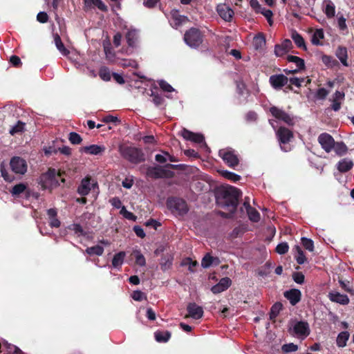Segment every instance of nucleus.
Listing matches in <instances>:
<instances>
[{
    "instance_id": "nucleus-15",
    "label": "nucleus",
    "mask_w": 354,
    "mask_h": 354,
    "mask_svg": "<svg viewBox=\"0 0 354 354\" xmlns=\"http://www.w3.org/2000/svg\"><path fill=\"white\" fill-rule=\"evenodd\" d=\"M245 209L251 221L254 223L259 221L261 215L255 208L250 205V198L249 196H245Z\"/></svg>"
},
{
    "instance_id": "nucleus-26",
    "label": "nucleus",
    "mask_w": 354,
    "mask_h": 354,
    "mask_svg": "<svg viewBox=\"0 0 354 354\" xmlns=\"http://www.w3.org/2000/svg\"><path fill=\"white\" fill-rule=\"evenodd\" d=\"M353 167V162L352 160L347 158H344L339 161L337 164V169L341 173H346L351 170Z\"/></svg>"
},
{
    "instance_id": "nucleus-11",
    "label": "nucleus",
    "mask_w": 354,
    "mask_h": 354,
    "mask_svg": "<svg viewBox=\"0 0 354 354\" xmlns=\"http://www.w3.org/2000/svg\"><path fill=\"white\" fill-rule=\"evenodd\" d=\"M219 156L230 167H234L239 163L237 156L231 149H221L219 151Z\"/></svg>"
},
{
    "instance_id": "nucleus-34",
    "label": "nucleus",
    "mask_w": 354,
    "mask_h": 354,
    "mask_svg": "<svg viewBox=\"0 0 354 354\" xmlns=\"http://www.w3.org/2000/svg\"><path fill=\"white\" fill-rule=\"evenodd\" d=\"M138 39V33L136 30H130L126 34L127 42L130 47H134Z\"/></svg>"
},
{
    "instance_id": "nucleus-33",
    "label": "nucleus",
    "mask_w": 354,
    "mask_h": 354,
    "mask_svg": "<svg viewBox=\"0 0 354 354\" xmlns=\"http://www.w3.org/2000/svg\"><path fill=\"white\" fill-rule=\"evenodd\" d=\"M282 307L283 306L280 302H276L272 306L269 313L270 319L272 322H275L277 317L279 315L280 311L282 310Z\"/></svg>"
},
{
    "instance_id": "nucleus-2",
    "label": "nucleus",
    "mask_w": 354,
    "mask_h": 354,
    "mask_svg": "<svg viewBox=\"0 0 354 354\" xmlns=\"http://www.w3.org/2000/svg\"><path fill=\"white\" fill-rule=\"evenodd\" d=\"M276 136L281 149L285 152L290 151L291 147L289 142L294 138L292 131L285 127H280L276 131Z\"/></svg>"
},
{
    "instance_id": "nucleus-35",
    "label": "nucleus",
    "mask_w": 354,
    "mask_h": 354,
    "mask_svg": "<svg viewBox=\"0 0 354 354\" xmlns=\"http://www.w3.org/2000/svg\"><path fill=\"white\" fill-rule=\"evenodd\" d=\"M293 250L297 252L295 256L297 263L299 265L304 264L307 261V259L301 247L299 245H295Z\"/></svg>"
},
{
    "instance_id": "nucleus-50",
    "label": "nucleus",
    "mask_w": 354,
    "mask_h": 354,
    "mask_svg": "<svg viewBox=\"0 0 354 354\" xmlns=\"http://www.w3.org/2000/svg\"><path fill=\"white\" fill-rule=\"evenodd\" d=\"M68 139L70 142L73 145L80 144L82 140L81 136L75 132L70 133Z\"/></svg>"
},
{
    "instance_id": "nucleus-47",
    "label": "nucleus",
    "mask_w": 354,
    "mask_h": 354,
    "mask_svg": "<svg viewBox=\"0 0 354 354\" xmlns=\"http://www.w3.org/2000/svg\"><path fill=\"white\" fill-rule=\"evenodd\" d=\"M221 174L225 178L232 180L234 182L238 181L241 179L240 176L228 171H221Z\"/></svg>"
},
{
    "instance_id": "nucleus-17",
    "label": "nucleus",
    "mask_w": 354,
    "mask_h": 354,
    "mask_svg": "<svg viewBox=\"0 0 354 354\" xmlns=\"http://www.w3.org/2000/svg\"><path fill=\"white\" fill-rule=\"evenodd\" d=\"M284 297L289 300L292 306H295L298 304L301 298V292L298 289H291L284 292Z\"/></svg>"
},
{
    "instance_id": "nucleus-16",
    "label": "nucleus",
    "mask_w": 354,
    "mask_h": 354,
    "mask_svg": "<svg viewBox=\"0 0 354 354\" xmlns=\"http://www.w3.org/2000/svg\"><path fill=\"white\" fill-rule=\"evenodd\" d=\"M180 135L185 140H190L195 143L205 145V143L204 142V136L201 133H194L186 129H183L180 132Z\"/></svg>"
},
{
    "instance_id": "nucleus-28",
    "label": "nucleus",
    "mask_w": 354,
    "mask_h": 354,
    "mask_svg": "<svg viewBox=\"0 0 354 354\" xmlns=\"http://www.w3.org/2000/svg\"><path fill=\"white\" fill-rule=\"evenodd\" d=\"M219 264V259L209 254H206L202 259L201 266L205 268H209L211 266H217Z\"/></svg>"
},
{
    "instance_id": "nucleus-40",
    "label": "nucleus",
    "mask_w": 354,
    "mask_h": 354,
    "mask_svg": "<svg viewBox=\"0 0 354 354\" xmlns=\"http://www.w3.org/2000/svg\"><path fill=\"white\" fill-rule=\"evenodd\" d=\"M25 127H26V123H24L21 121H18L16 124H15L14 126H12L10 128L9 133L12 136H14V135L18 134V133H21L25 131Z\"/></svg>"
},
{
    "instance_id": "nucleus-22",
    "label": "nucleus",
    "mask_w": 354,
    "mask_h": 354,
    "mask_svg": "<svg viewBox=\"0 0 354 354\" xmlns=\"http://www.w3.org/2000/svg\"><path fill=\"white\" fill-rule=\"evenodd\" d=\"M328 297L331 301L346 305L349 303V299L346 295H342L337 292H330Z\"/></svg>"
},
{
    "instance_id": "nucleus-27",
    "label": "nucleus",
    "mask_w": 354,
    "mask_h": 354,
    "mask_svg": "<svg viewBox=\"0 0 354 354\" xmlns=\"http://www.w3.org/2000/svg\"><path fill=\"white\" fill-rule=\"evenodd\" d=\"M335 54L337 58L339 59V61L344 66H348V64L347 62L348 53L346 47L339 46L336 50Z\"/></svg>"
},
{
    "instance_id": "nucleus-4",
    "label": "nucleus",
    "mask_w": 354,
    "mask_h": 354,
    "mask_svg": "<svg viewBox=\"0 0 354 354\" xmlns=\"http://www.w3.org/2000/svg\"><path fill=\"white\" fill-rule=\"evenodd\" d=\"M185 43L191 48H197L203 42V35L197 28H190L184 35Z\"/></svg>"
},
{
    "instance_id": "nucleus-31",
    "label": "nucleus",
    "mask_w": 354,
    "mask_h": 354,
    "mask_svg": "<svg viewBox=\"0 0 354 354\" xmlns=\"http://www.w3.org/2000/svg\"><path fill=\"white\" fill-rule=\"evenodd\" d=\"M291 37L298 48L305 50L307 49L304 38L297 31L292 32Z\"/></svg>"
},
{
    "instance_id": "nucleus-20",
    "label": "nucleus",
    "mask_w": 354,
    "mask_h": 354,
    "mask_svg": "<svg viewBox=\"0 0 354 354\" xmlns=\"http://www.w3.org/2000/svg\"><path fill=\"white\" fill-rule=\"evenodd\" d=\"M216 10L219 16L225 21H230L234 14L233 10L226 4H220Z\"/></svg>"
},
{
    "instance_id": "nucleus-8",
    "label": "nucleus",
    "mask_w": 354,
    "mask_h": 354,
    "mask_svg": "<svg viewBox=\"0 0 354 354\" xmlns=\"http://www.w3.org/2000/svg\"><path fill=\"white\" fill-rule=\"evenodd\" d=\"M172 174V171L160 166L150 167L147 171V175L153 178H169Z\"/></svg>"
},
{
    "instance_id": "nucleus-64",
    "label": "nucleus",
    "mask_w": 354,
    "mask_h": 354,
    "mask_svg": "<svg viewBox=\"0 0 354 354\" xmlns=\"http://www.w3.org/2000/svg\"><path fill=\"white\" fill-rule=\"evenodd\" d=\"M132 297L136 301H142L145 298L144 293L140 290L134 291Z\"/></svg>"
},
{
    "instance_id": "nucleus-57",
    "label": "nucleus",
    "mask_w": 354,
    "mask_h": 354,
    "mask_svg": "<svg viewBox=\"0 0 354 354\" xmlns=\"http://www.w3.org/2000/svg\"><path fill=\"white\" fill-rule=\"evenodd\" d=\"M245 118H246V120L248 122L253 123V122H257V120L258 119V115H257V113L254 111H249L246 114Z\"/></svg>"
},
{
    "instance_id": "nucleus-36",
    "label": "nucleus",
    "mask_w": 354,
    "mask_h": 354,
    "mask_svg": "<svg viewBox=\"0 0 354 354\" xmlns=\"http://www.w3.org/2000/svg\"><path fill=\"white\" fill-rule=\"evenodd\" d=\"M339 156L345 155L348 151L347 146L343 142H335L333 149Z\"/></svg>"
},
{
    "instance_id": "nucleus-38",
    "label": "nucleus",
    "mask_w": 354,
    "mask_h": 354,
    "mask_svg": "<svg viewBox=\"0 0 354 354\" xmlns=\"http://www.w3.org/2000/svg\"><path fill=\"white\" fill-rule=\"evenodd\" d=\"M54 41L57 50L63 55H67L69 53V50L66 49L62 43L59 35L55 34L54 35Z\"/></svg>"
},
{
    "instance_id": "nucleus-48",
    "label": "nucleus",
    "mask_w": 354,
    "mask_h": 354,
    "mask_svg": "<svg viewBox=\"0 0 354 354\" xmlns=\"http://www.w3.org/2000/svg\"><path fill=\"white\" fill-rule=\"evenodd\" d=\"M281 350L284 353L295 352L298 350V346L293 343L286 344L282 346Z\"/></svg>"
},
{
    "instance_id": "nucleus-13",
    "label": "nucleus",
    "mask_w": 354,
    "mask_h": 354,
    "mask_svg": "<svg viewBox=\"0 0 354 354\" xmlns=\"http://www.w3.org/2000/svg\"><path fill=\"white\" fill-rule=\"evenodd\" d=\"M10 164L12 170L16 174H24L27 171L26 161L19 157L12 158Z\"/></svg>"
},
{
    "instance_id": "nucleus-3",
    "label": "nucleus",
    "mask_w": 354,
    "mask_h": 354,
    "mask_svg": "<svg viewBox=\"0 0 354 354\" xmlns=\"http://www.w3.org/2000/svg\"><path fill=\"white\" fill-rule=\"evenodd\" d=\"M120 151L124 158L133 163L140 162L145 159L142 150L136 147H121Z\"/></svg>"
},
{
    "instance_id": "nucleus-32",
    "label": "nucleus",
    "mask_w": 354,
    "mask_h": 354,
    "mask_svg": "<svg viewBox=\"0 0 354 354\" xmlns=\"http://www.w3.org/2000/svg\"><path fill=\"white\" fill-rule=\"evenodd\" d=\"M286 59L288 62L295 63L297 67L298 71H301L305 69V62L302 58L295 55H288Z\"/></svg>"
},
{
    "instance_id": "nucleus-53",
    "label": "nucleus",
    "mask_w": 354,
    "mask_h": 354,
    "mask_svg": "<svg viewBox=\"0 0 354 354\" xmlns=\"http://www.w3.org/2000/svg\"><path fill=\"white\" fill-rule=\"evenodd\" d=\"M274 55L277 56V57H282L284 55H286V53H288V50H286L282 46L281 44H276L274 46Z\"/></svg>"
},
{
    "instance_id": "nucleus-7",
    "label": "nucleus",
    "mask_w": 354,
    "mask_h": 354,
    "mask_svg": "<svg viewBox=\"0 0 354 354\" xmlns=\"http://www.w3.org/2000/svg\"><path fill=\"white\" fill-rule=\"evenodd\" d=\"M270 112L276 119L283 121L288 125L292 126L294 124L293 118L283 110L273 106L270 108Z\"/></svg>"
},
{
    "instance_id": "nucleus-37",
    "label": "nucleus",
    "mask_w": 354,
    "mask_h": 354,
    "mask_svg": "<svg viewBox=\"0 0 354 354\" xmlns=\"http://www.w3.org/2000/svg\"><path fill=\"white\" fill-rule=\"evenodd\" d=\"M324 34L322 29H317L312 35L311 42L313 45L319 46L322 43L320 41L321 39H324Z\"/></svg>"
},
{
    "instance_id": "nucleus-5",
    "label": "nucleus",
    "mask_w": 354,
    "mask_h": 354,
    "mask_svg": "<svg viewBox=\"0 0 354 354\" xmlns=\"http://www.w3.org/2000/svg\"><path fill=\"white\" fill-rule=\"evenodd\" d=\"M58 177L55 169H49L41 176L39 183L43 189H52L59 185Z\"/></svg>"
},
{
    "instance_id": "nucleus-55",
    "label": "nucleus",
    "mask_w": 354,
    "mask_h": 354,
    "mask_svg": "<svg viewBox=\"0 0 354 354\" xmlns=\"http://www.w3.org/2000/svg\"><path fill=\"white\" fill-rule=\"evenodd\" d=\"M158 84L161 89L165 92H172L174 91V88L165 80L158 81Z\"/></svg>"
},
{
    "instance_id": "nucleus-41",
    "label": "nucleus",
    "mask_w": 354,
    "mask_h": 354,
    "mask_svg": "<svg viewBox=\"0 0 354 354\" xmlns=\"http://www.w3.org/2000/svg\"><path fill=\"white\" fill-rule=\"evenodd\" d=\"M154 335L156 340L158 342H167L171 337V333L167 330L157 331Z\"/></svg>"
},
{
    "instance_id": "nucleus-54",
    "label": "nucleus",
    "mask_w": 354,
    "mask_h": 354,
    "mask_svg": "<svg viewBox=\"0 0 354 354\" xmlns=\"http://www.w3.org/2000/svg\"><path fill=\"white\" fill-rule=\"evenodd\" d=\"M294 281L298 284H302L304 282L305 277L301 272H295L292 274Z\"/></svg>"
},
{
    "instance_id": "nucleus-12",
    "label": "nucleus",
    "mask_w": 354,
    "mask_h": 354,
    "mask_svg": "<svg viewBox=\"0 0 354 354\" xmlns=\"http://www.w3.org/2000/svg\"><path fill=\"white\" fill-rule=\"evenodd\" d=\"M96 185L97 183L90 177H86L82 180L80 185L77 187V192L82 196H86L89 194L91 188Z\"/></svg>"
},
{
    "instance_id": "nucleus-43",
    "label": "nucleus",
    "mask_w": 354,
    "mask_h": 354,
    "mask_svg": "<svg viewBox=\"0 0 354 354\" xmlns=\"http://www.w3.org/2000/svg\"><path fill=\"white\" fill-rule=\"evenodd\" d=\"M86 252L89 255L95 254L97 256H101L104 252V248L100 245H95L88 248L86 250Z\"/></svg>"
},
{
    "instance_id": "nucleus-30",
    "label": "nucleus",
    "mask_w": 354,
    "mask_h": 354,
    "mask_svg": "<svg viewBox=\"0 0 354 354\" xmlns=\"http://www.w3.org/2000/svg\"><path fill=\"white\" fill-rule=\"evenodd\" d=\"M324 13L328 19L333 18L335 14V6L331 0H325Z\"/></svg>"
},
{
    "instance_id": "nucleus-56",
    "label": "nucleus",
    "mask_w": 354,
    "mask_h": 354,
    "mask_svg": "<svg viewBox=\"0 0 354 354\" xmlns=\"http://www.w3.org/2000/svg\"><path fill=\"white\" fill-rule=\"evenodd\" d=\"M243 234V227L239 226L233 230L230 234L232 239H236L237 237H241Z\"/></svg>"
},
{
    "instance_id": "nucleus-25",
    "label": "nucleus",
    "mask_w": 354,
    "mask_h": 354,
    "mask_svg": "<svg viewBox=\"0 0 354 354\" xmlns=\"http://www.w3.org/2000/svg\"><path fill=\"white\" fill-rule=\"evenodd\" d=\"M265 45L266 38L263 33L259 32L253 37L252 46L255 50H261Z\"/></svg>"
},
{
    "instance_id": "nucleus-23",
    "label": "nucleus",
    "mask_w": 354,
    "mask_h": 354,
    "mask_svg": "<svg viewBox=\"0 0 354 354\" xmlns=\"http://www.w3.org/2000/svg\"><path fill=\"white\" fill-rule=\"evenodd\" d=\"M84 7L86 9H92L95 7L100 10L105 11L107 8L101 0H84Z\"/></svg>"
},
{
    "instance_id": "nucleus-29",
    "label": "nucleus",
    "mask_w": 354,
    "mask_h": 354,
    "mask_svg": "<svg viewBox=\"0 0 354 354\" xmlns=\"http://www.w3.org/2000/svg\"><path fill=\"white\" fill-rule=\"evenodd\" d=\"M350 337L348 331H342L339 333L336 339V344L339 348H344L346 346L347 341Z\"/></svg>"
},
{
    "instance_id": "nucleus-21",
    "label": "nucleus",
    "mask_w": 354,
    "mask_h": 354,
    "mask_svg": "<svg viewBox=\"0 0 354 354\" xmlns=\"http://www.w3.org/2000/svg\"><path fill=\"white\" fill-rule=\"evenodd\" d=\"M105 151V147L103 145H91L89 146L83 147L80 149L81 152H84L91 155H100Z\"/></svg>"
},
{
    "instance_id": "nucleus-51",
    "label": "nucleus",
    "mask_w": 354,
    "mask_h": 354,
    "mask_svg": "<svg viewBox=\"0 0 354 354\" xmlns=\"http://www.w3.org/2000/svg\"><path fill=\"white\" fill-rule=\"evenodd\" d=\"M99 75L102 80L106 82L109 81L111 77L110 71L106 68H102L100 70Z\"/></svg>"
},
{
    "instance_id": "nucleus-59",
    "label": "nucleus",
    "mask_w": 354,
    "mask_h": 354,
    "mask_svg": "<svg viewBox=\"0 0 354 354\" xmlns=\"http://www.w3.org/2000/svg\"><path fill=\"white\" fill-rule=\"evenodd\" d=\"M120 64L124 67H137V63L135 61L131 59H122L120 61Z\"/></svg>"
},
{
    "instance_id": "nucleus-58",
    "label": "nucleus",
    "mask_w": 354,
    "mask_h": 354,
    "mask_svg": "<svg viewBox=\"0 0 354 354\" xmlns=\"http://www.w3.org/2000/svg\"><path fill=\"white\" fill-rule=\"evenodd\" d=\"M328 91L324 88H320L317 89L316 92V97L318 99L324 100L326 97V96L328 95Z\"/></svg>"
},
{
    "instance_id": "nucleus-46",
    "label": "nucleus",
    "mask_w": 354,
    "mask_h": 354,
    "mask_svg": "<svg viewBox=\"0 0 354 354\" xmlns=\"http://www.w3.org/2000/svg\"><path fill=\"white\" fill-rule=\"evenodd\" d=\"M26 189V186L25 184L19 183L12 187L10 192L12 195L17 196V195H19L20 194L23 193Z\"/></svg>"
},
{
    "instance_id": "nucleus-19",
    "label": "nucleus",
    "mask_w": 354,
    "mask_h": 354,
    "mask_svg": "<svg viewBox=\"0 0 354 354\" xmlns=\"http://www.w3.org/2000/svg\"><path fill=\"white\" fill-rule=\"evenodd\" d=\"M231 285V279L229 277L222 278L219 282L214 286L211 290L214 294H218L227 290Z\"/></svg>"
},
{
    "instance_id": "nucleus-60",
    "label": "nucleus",
    "mask_w": 354,
    "mask_h": 354,
    "mask_svg": "<svg viewBox=\"0 0 354 354\" xmlns=\"http://www.w3.org/2000/svg\"><path fill=\"white\" fill-rule=\"evenodd\" d=\"M120 214H122L126 218L129 220H135L136 216L133 213L127 210L124 206H122L120 210Z\"/></svg>"
},
{
    "instance_id": "nucleus-18",
    "label": "nucleus",
    "mask_w": 354,
    "mask_h": 354,
    "mask_svg": "<svg viewBox=\"0 0 354 354\" xmlns=\"http://www.w3.org/2000/svg\"><path fill=\"white\" fill-rule=\"evenodd\" d=\"M187 310L189 313V317L193 319H198L203 315V310L202 307L198 306L195 303L189 304Z\"/></svg>"
},
{
    "instance_id": "nucleus-6",
    "label": "nucleus",
    "mask_w": 354,
    "mask_h": 354,
    "mask_svg": "<svg viewBox=\"0 0 354 354\" xmlns=\"http://www.w3.org/2000/svg\"><path fill=\"white\" fill-rule=\"evenodd\" d=\"M167 205L173 212H176L180 215L185 214L187 212L188 208L186 202L178 198H168Z\"/></svg>"
},
{
    "instance_id": "nucleus-10",
    "label": "nucleus",
    "mask_w": 354,
    "mask_h": 354,
    "mask_svg": "<svg viewBox=\"0 0 354 354\" xmlns=\"http://www.w3.org/2000/svg\"><path fill=\"white\" fill-rule=\"evenodd\" d=\"M288 82V78L283 74L272 75L269 78V83L275 90H281Z\"/></svg>"
},
{
    "instance_id": "nucleus-9",
    "label": "nucleus",
    "mask_w": 354,
    "mask_h": 354,
    "mask_svg": "<svg viewBox=\"0 0 354 354\" xmlns=\"http://www.w3.org/2000/svg\"><path fill=\"white\" fill-rule=\"evenodd\" d=\"M318 142L322 148L327 153H330L334 148L335 140L328 133H322L318 136Z\"/></svg>"
},
{
    "instance_id": "nucleus-49",
    "label": "nucleus",
    "mask_w": 354,
    "mask_h": 354,
    "mask_svg": "<svg viewBox=\"0 0 354 354\" xmlns=\"http://www.w3.org/2000/svg\"><path fill=\"white\" fill-rule=\"evenodd\" d=\"M288 244L286 242H283L277 245L275 251L279 254H284L288 252Z\"/></svg>"
},
{
    "instance_id": "nucleus-39",
    "label": "nucleus",
    "mask_w": 354,
    "mask_h": 354,
    "mask_svg": "<svg viewBox=\"0 0 354 354\" xmlns=\"http://www.w3.org/2000/svg\"><path fill=\"white\" fill-rule=\"evenodd\" d=\"M125 255L124 252H120L115 254L112 260V266L115 268H120L124 262Z\"/></svg>"
},
{
    "instance_id": "nucleus-52",
    "label": "nucleus",
    "mask_w": 354,
    "mask_h": 354,
    "mask_svg": "<svg viewBox=\"0 0 354 354\" xmlns=\"http://www.w3.org/2000/svg\"><path fill=\"white\" fill-rule=\"evenodd\" d=\"M322 62L328 67H332L337 62L331 56L324 55L322 57Z\"/></svg>"
},
{
    "instance_id": "nucleus-14",
    "label": "nucleus",
    "mask_w": 354,
    "mask_h": 354,
    "mask_svg": "<svg viewBox=\"0 0 354 354\" xmlns=\"http://www.w3.org/2000/svg\"><path fill=\"white\" fill-rule=\"evenodd\" d=\"M292 330L297 336L302 337H308L310 333L308 323L304 321L297 322L293 326Z\"/></svg>"
},
{
    "instance_id": "nucleus-24",
    "label": "nucleus",
    "mask_w": 354,
    "mask_h": 354,
    "mask_svg": "<svg viewBox=\"0 0 354 354\" xmlns=\"http://www.w3.org/2000/svg\"><path fill=\"white\" fill-rule=\"evenodd\" d=\"M345 94L344 92L336 91L334 93L332 109L335 111H338L341 108V100L344 99Z\"/></svg>"
},
{
    "instance_id": "nucleus-61",
    "label": "nucleus",
    "mask_w": 354,
    "mask_h": 354,
    "mask_svg": "<svg viewBox=\"0 0 354 354\" xmlns=\"http://www.w3.org/2000/svg\"><path fill=\"white\" fill-rule=\"evenodd\" d=\"M288 81L292 84V86L294 85L297 88H300L301 86V83L304 82V79L298 77H290V79H288Z\"/></svg>"
},
{
    "instance_id": "nucleus-62",
    "label": "nucleus",
    "mask_w": 354,
    "mask_h": 354,
    "mask_svg": "<svg viewBox=\"0 0 354 354\" xmlns=\"http://www.w3.org/2000/svg\"><path fill=\"white\" fill-rule=\"evenodd\" d=\"M151 96L153 97V102L156 106H160L163 103V102H164L163 97H161L160 95H159L158 94H156L152 92Z\"/></svg>"
},
{
    "instance_id": "nucleus-63",
    "label": "nucleus",
    "mask_w": 354,
    "mask_h": 354,
    "mask_svg": "<svg viewBox=\"0 0 354 354\" xmlns=\"http://www.w3.org/2000/svg\"><path fill=\"white\" fill-rule=\"evenodd\" d=\"M136 263L140 266H144L146 263L145 257L142 254L138 252L136 257Z\"/></svg>"
},
{
    "instance_id": "nucleus-45",
    "label": "nucleus",
    "mask_w": 354,
    "mask_h": 354,
    "mask_svg": "<svg viewBox=\"0 0 354 354\" xmlns=\"http://www.w3.org/2000/svg\"><path fill=\"white\" fill-rule=\"evenodd\" d=\"M301 241L302 245L306 250L310 252H313L314 250V242L312 239L306 237H302Z\"/></svg>"
},
{
    "instance_id": "nucleus-44",
    "label": "nucleus",
    "mask_w": 354,
    "mask_h": 354,
    "mask_svg": "<svg viewBox=\"0 0 354 354\" xmlns=\"http://www.w3.org/2000/svg\"><path fill=\"white\" fill-rule=\"evenodd\" d=\"M272 263L270 261H267L262 268L258 269L257 271V274L262 277H267L270 274V269Z\"/></svg>"
},
{
    "instance_id": "nucleus-1",
    "label": "nucleus",
    "mask_w": 354,
    "mask_h": 354,
    "mask_svg": "<svg viewBox=\"0 0 354 354\" xmlns=\"http://www.w3.org/2000/svg\"><path fill=\"white\" fill-rule=\"evenodd\" d=\"M240 195L241 192L232 186H221L216 192V203L233 213L236 209Z\"/></svg>"
},
{
    "instance_id": "nucleus-42",
    "label": "nucleus",
    "mask_w": 354,
    "mask_h": 354,
    "mask_svg": "<svg viewBox=\"0 0 354 354\" xmlns=\"http://www.w3.org/2000/svg\"><path fill=\"white\" fill-rule=\"evenodd\" d=\"M171 19L174 21L176 26H179L188 21L187 18L183 15H180L176 10H172L171 12Z\"/></svg>"
}]
</instances>
